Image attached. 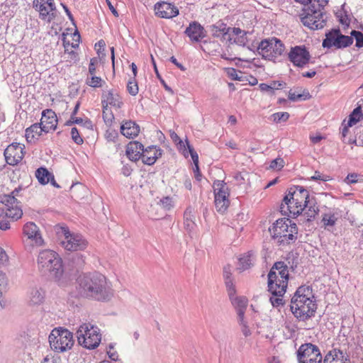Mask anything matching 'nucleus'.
I'll use <instances>...</instances> for the list:
<instances>
[{
  "label": "nucleus",
  "instance_id": "obj_28",
  "mask_svg": "<svg viewBox=\"0 0 363 363\" xmlns=\"http://www.w3.org/2000/svg\"><path fill=\"white\" fill-rule=\"evenodd\" d=\"M340 217L338 209L329 210L323 215L322 223L325 228L333 227Z\"/></svg>",
  "mask_w": 363,
  "mask_h": 363
},
{
  "label": "nucleus",
  "instance_id": "obj_48",
  "mask_svg": "<svg viewBox=\"0 0 363 363\" xmlns=\"http://www.w3.org/2000/svg\"><path fill=\"white\" fill-rule=\"evenodd\" d=\"M187 142L189 143V141L187 140H186V142L184 143L182 141V140H181V143H178L177 144V148L178 150L182 152V155L185 157H189V155H190V152H189V149L188 147V145H187Z\"/></svg>",
  "mask_w": 363,
  "mask_h": 363
},
{
  "label": "nucleus",
  "instance_id": "obj_8",
  "mask_svg": "<svg viewBox=\"0 0 363 363\" xmlns=\"http://www.w3.org/2000/svg\"><path fill=\"white\" fill-rule=\"evenodd\" d=\"M284 44L275 37L262 40L257 47V52L263 59L274 62L284 55Z\"/></svg>",
  "mask_w": 363,
  "mask_h": 363
},
{
  "label": "nucleus",
  "instance_id": "obj_20",
  "mask_svg": "<svg viewBox=\"0 0 363 363\" xmlns=\"http://www.w3.org/2000/svg\"><path fill=\"white\" fill-rule=\"evenodd\" d=\"M40 125L45 129V133L55 130L57 128V118L55 113L52 109H45L42 112Z\"/></svg>",
  "mask_w": 363,
  "mask_h": 363
},
{
  "label": "nucleus",
  "instance_id": "obj_60",
  "mask_svg": "<svg viewBox=\"0 0 363 363\" xmlns=\"http://www.w3.org/2000/svg\"><path fill=\"white\" fill-rule=\"evenodd\" d=\"M259 87L262 91H266V92H269L270 94H273L272 88L270 86V84L262 83L259 85Z\"/></svg>",
  "mask_w": 363,
  "mask_h": 363
},
{
  "label": "nucleus",
  "instance_id": "obj_4",
  "mask_svg": "<svg viewBox=\"0 0 363 363\" xmlns=\"http://www.w3.org/2000/svg\"><path fill=\"white\" fill-rule=\"evenodd\" d=\"M329 0H308L300 13L301 23L311 30L323 28L326 23L324 8Z\"/></svg>",
  "mask_w": 363,
  "mask_h": 363
},
{
  "label": "nucleus",
  "instance_id": "obj_63",
  "mask_svg": "<svg viewBox=\"0 0 363 363\" xmlns=\"http://www.w3.org/2000/svg\"><path fill=\"white\" fill-rule=\"evenodd\" d=\"M170 138L172 141L177 145L178 143H181V138L174 131H170Z\"/></svg>",
  "mask_w": 363,
  "mask_h": 363
},
{
  "label": "nucleus",
  "instance_id": "obj_13",
  "mask_svg": "<svg viewBox=\"0 0 363 363\" xmlns=\"http://www.w3.org/2000/svg\"><path fill=\"white\" fill-rule=\"evenodd\" d=\"M298 363H321L323 360L319 347L311 342L302 344L297 350Z\"/></svg>",
  "mask_w": 363,
  "mask_h": 363
},
{
  "label": "nucleus",
  "instance_id": "obj_59",
  "mask_svg": "<svg viewBox=\"0 0 363 363\" xmlns=\"http://www.w3.org/2000/svg\"><path fill=\"white\" fill-rule=\"evenodd\" d=\"M42 363H60V359L58 357L47 355L43 359Z\"/></svg>",
  "mask_w": 363,
  "mask_h": 363
},
{
  "label": "nucleus",
  "instance_id": "obj_32",
  "mask_svg": "<svg viewBox=\"0 0 363 363\" xmlns=\"http://www.w3.org/2000/svg\"><path fill=\"white\" fill-rule=\"evenodd\" d=\"M45 133V129L40 123H34L26 130L27 140H33L35 136H40L42 133Z\"/></svg>",
  "mask_w": 363,
  "mask_h": 363
},
{
  "label": "nucleus",
  "instance_id": "obj_25",
  "mask_svg": "<svg viewBox=\"0 0 363 363\" xmlns=\"http://www.w3.org/2000/svg\"><path fill=\"white\" fill-rule=\"evenodd\" d=\"M144 151L143 145L138 142H130L126 147V155L132 161H138L142 157Z\"/></svg>",
  "mask_w": 363,
  "mask_h": 363
},
{
  "label": "nucleus",
  "instance_id": "obj_11",
  "mask_svg": "<svg viewBox=\"0 0 363 363\" xmlns=\"http://www.w3.org/2000/svg\"><path fill=\"white\" fill-rule=\"evenodd\" d=\"M57 233L60 236L61 245L67 251L84 250L88 245L87 241L82 235L71 233L67 227H61Z\"/></svg>",
  "mask_w": 363,
  "mask_h": 363
},
{
  "label": "nucleus",
  "instance_id": "obj_42",
  "mask_svg": "<svg viewBox=\"0 0 363 363\" xmlns=\"http://www.w3.org/2000/svg\"><path fill=\"white\" fill-rule=\"evenodd\" d=\"M310 96H311L308 92H306V94H296L295 92H292L291 91L289 92V99L292 101L306 100L309 99Z\"/></svg>",
  "mask_w": 363,
  "mask_h": 363
},
{
  "label": "nucleus",
  "instance_id": "obj_14",
  "mask_svg": "<svg viewBox=\"0 0 363 363\" xmlns=\"http://www.w3.org/2000/svg\"><path fill=\"white\" fill-rule=\"evenodd\" d=\"M33 7L39 13L41 20L48 23L56 17V6L54 0H33Z\"/></svg>",
  "mask_w": 363,
  "mask_h": 363
},
{
  "label": "nucleus",
  "instance_id": "obj_16",
  "mask_svg": "<svg viewBox=\"0 0 363 363\" xmlns=\"http://www.w3.org/2000/svg\"><path fill=\"white\" fill-rule=\"evenodd\" d=\"M4 155L6 163L14 166L22 160L24 156L23 147L20 143H12L5 149Z\"/></svg>",
  "mask_w": 363,
  "mask_h": 363
},
{
  "label": "nucleus",
  "instance_id": "obj_47",
  "mask_svg": "<svg viewBox=\"0 0 363 363\" xmlns=\"http://www.w3.org/2000/svg\"><path fill=\"white\" fill-rule=\"evenodd\" d=\"M227 74L233 80L242 81V77L240 75L242 74V72L235 68H228Z\"/></svg>",
  "mask_w": 363,
  "mask_h": 363
},
{
  "label": "nucleus",
  "instance_id": "obj_21",
  "mask_svg": "<svg viewBox=\"0 0 363 363\" xmlns=\"http://www.w3.org/2000/svg\"><path fill=\"white\" fill-rule=\"evenodd\" d=\"M103 113L105 114L108 110V106H111L120 108L123 105L121 96L113 91H108L102 96Z\"/></svg>",
  "mask_w": 363,
  "mask_h": 363
},
{
  "label": "nucleus",
  "instance_id": "obj_31",
  "mask_svg": "<svg viewBox=\"0 0 363 363\" xmlns=\"http://www.w3.org/2000/svg\"><path fill=\"white\" fill-rule=\"evenodd\" d=\"M45 299V291L42 289H32L28 295L30 305L35 306L41 304Z\"/></svg>",
  "mask_w": 363,
  "mask_h": 363
},
{
  "label": "nucleus",
  "instance_id": "obj_29",
  "mask_svg": "<svg viewBox=\"0 0 363 363\" xmlns=\"http://www.w3.org/2000/svg\"><path fill=\"white\" fill-rule=\"evenodd\" d=\"M212 34L216 38H223L228 41L229 27L222 21H218L212 26Z\"/></svg>",
  "mask_w": 363,
  "mask_h": 363
},
{
  "label": "nucleus",
  "instance_id": "obj_37",
  "mask_svg": "<svg viewBox=\"0 0 363 363\" xmlns=\"http://www.w3.org/2000/svg\"><path fill=\"white\" fill-rule=\"evenodd\" d=\"M363 118V114L362 113L361 107H357L353 110L351 114L349 116V119L347 121V125L352 126L355 125L357 122L360 121L361 119Z\"/></svg>",
  "mask_w": 363,
  "mask_h": 363
},
{
  "label": "nucleus",
  "instance_id": "obj_23",
  "mask_svg": "<svg viewBox=\"0 0 363 363\" xmlns=\"http://www.w3.org/2000/svg\"><path fill=\"white\" fill-rule=\"evenodd\" d=\"M162 150L160 148L152 145L144 149L141 159L144 164L152 165L155 164L157 158L162 156Z\"/></svg>",
  "mask_w": 363,
  "mask_h": 363
},
{
  "label": "nucleus",
  "instance_id": "obj_15",
  "mask_svg": "<svg viewBox=\"0 0 363 363\" xmlns=\"http://www.w3.org/2000/svg\"><path fill=\"white\" fill-rule=\"evenodd\" d=\"M288 57L294 66L303 68L309 62L311 55L305 46L297 45L291 48Z\"/></svg>",
  "mask_w": 363,
  "mask_h": 363
},
{
  "label": "nucleus",
  "instance_id": "obj_61",
  "mask_svg": "<svg viewBox=\"0 0 363 363\" xmlns=\"http://www.w3.org/2000/svg\"><path fill=\"white\" fill-rule=\"evenodd\" d=\"M10 228V223L7 220H0V229L6 230Z\"/></svg>",
  "mask_w": 363,
  "mask_h": 363
},
{
  "label": "nucleus",
  "instance_id": "obj_1",
  "mask_svg": "<svg viewBox=\"0 0 363 363\" xmlns=\"http://www.w3.org/2000/svg\"><path fill=\"white\" fill-rule=\"evenodd\" d=\"M305 208H308L306 215L308 220L315 218L319 211L318 207L312 204L309 199V192L301 186H294L288 189L280 206L282 214L289 216H298Z\"/></svg>",
  "mask_w": 363,
  "mask_h": 363
},
{
  "label": "nucleus",
  "instance_id": "obj_24",
  "mask_svg": "<svg viewBox=\"0 0 363 363\" xmlns=\"http://www.w3.org/2000/svg\"><path fill=\"white\" fill-rule=\"evenodd\" d=\"M232 304L235 308L238 318L242 320L245 317V313L247 306V299L244 296H236L235 293L228 294Z\"/></svg>",
  "mask_w": 363,
  "mask_h": 363
},
{
  "label": "nucleus",
  "instance_id": "obj_57",
  "mask_svg": "<svg viewBox=\"0 0 363 363\" xmlns=\"http://www.w3.org/2000/svg\"><path fill=\"white\" fill-rule=\"evenodd\" d=\"M71 119L73 120L74 123L82 124L84 127H86L88 128L91 127V122L90 121L87 120L85 122H84L82 118L76 117V116H71Z\"/></svg>",
  "mask_w": 363,
  "mask_h": 363
},
{
  "label": "nucleus",
  "instance_id": "obj_53",
  "mask_svg": "<svg viewBox=\"0 0 363 363\" xmlns=\"http://www.w3.org/2000/svg\"><path fill=\"white\" fill-rule=\"evenodd\" d=\"M247 32L244 33V34L240 35L239 36L235 37L233 38L232 43H235L239 45H245L247 43Z\"/></svg>",
  "mask_w": 363,
  "mask_h": 363
},
{
  "label": "nucleus",
  "instance_id": "obj_56",
  "mask_svg": "<svg viewBox=\"0 0 363 363\" xmlns=\"http://www.w3.org/2000/svg\"><path fill=\"white\" fill-rule=\"evenodd\" d=\"M238 322L242 327L241 330H242L243 335L245 337L250 335L251 332H250L249 327L247 325V322L245 320V317L242 318V320H241L240 319L238 318Z\"/></svg>",
  "mask_w": 363,
  "mask_h": 363
},
{
  "label": "nucleus",
  "instance_id": "obj_27",
  "mask_svg": "<svg viewBox=\"0 0 363 363\" xmlns=\"http://www.w3.org/2000/svg\"><path fill=\"white\" fill-rule=\"evenodd\" d=\"M121 133L126 138H133L138 135L140 127L135 121H125L121 126Z\"/></svg>",
  "mask_w": 363,
  "mask_h": 363
},
{
  "label": "nucleus",
  "instance_id": "obj_49",
  "mask_svg": "<svg viewBox=\"0 0 363 363\" xmlns=\"http://www.w3.org/2000/svg\"><path fill=\"white\" fill-rule=\"evenodd\" d=\"M284 166V161L282 158L278 157L271 161L269 168L279 170Z\"/></svg>",
  "mask_w": 363,
  "mask_h": 363
},
{
  "label": "nucleus",
  "instance_id": "obj_26",
  "mask_svg": "<svg viewBox=\"0 0 363 363\" xmlns=\"http://www.w3.org/2000/svg\"><path fill=\"white\" fill-rule=\"evenodd\" d=\"M255 261V255L253 251L244 253L238 259L237 269L240 272L247 270L254 265Z\"/></svg>",
  "mask_w": 363,
  "mask_h": 363
},
{
  "label": "nucleus",
  "instance_id": "obj_39",
  "mask_svg": "<svg viewBox=\"0 0 363 363\" xmlns=\"http://www.w3.org/2000/svg\"><path fill=\"white\" fill-rule=\"evenodd\" d=\"M0 202L6 207L10 208L18 204V201L15 196L11 194H4L0 196Z\"/></svg>",
  "mask_w": 363,
  "mask_h": 363
},
{
  "label": "nucleus",
  "instance_id": "obj_58",
  "mask_svg": "<svg viewBox=\"0 0 363 363\" xmlns=\"http://www.w3.org/2000/svg\"><path fill=\"white\" fill-rule=\"evenodd\" d=\"M98 59L96 57L91 58L89 65V74L93 75L96 73V66L98 64Z\"/></svg>",
  "mask_w": 363,
  "mask_h": 363
},
{
  "label": "nucleus",
  "instance_id": "obj_6",
  "mask_svg": "<svg viewBox=\"0 0 363 363\" xmlns=\"http://www.w3.org/2000/svg\"><path fill=\"white\" fill-rule=\"evenodd\" d=\"M269 231L273 239L280 245L293 243L297 239V225L289 218L278 219Z\"/></svg>",
  "mask_w": 363,
  "mask_h": 363
},
{
  "label": "nucleus",
  "instance_id": "obj_10",
  "mask_svg": "<svg viewBox=\"0 0 363 363\" xmlns=\"http://www.w3.org/2000/svg\"><path fill=\"white\" fill-rule=\"evenodd\" d=\"M48 340L51 349L56 352H65L74 345L72 333L62 328L53 329Z\"/></svg>",
  "mask_w": 363,
  "mask_h": 363
},
{
  "label": "nucleus",
  "instance_id": "obj_45",
  "mask_svg": "<svg viewBox=\"0 0 363 363\" xmlns=\"http://www.w3.org/2000/svg\"><path fill=\"white\" fill-rule=\"evenodd\" d=\"M246 31L241 30L240 28H230L229 27V35L228 38V41L232 43V40L233 37H237L240 35H243Z\"/></svg>",
  "mask_w": 363,
  "mask_h": 363
},
{
  "label": "nucleus",
  "instance_id": "obj_41",
  "mask_svg": "<svg viewBox=\"0 0 363 363\" xmlns=\"http://www.w3.org/2000/svg\"><path fill=\"white\" fill-rule=\"evenodd\" d=\"M101 78L96 77L95 74L90 75V77H88L86 80V84L91 87L101 86Z\"/></svg>",
  "mask_w": 363,
  "mask_h": 363
},
{
  "label": "nucleus",
  "instance_id": "obj_44",
  "mask_svg": "<svg viewBox=\"0 0 363 363\" xmlns=\"http://www.w3.org/2000/svg\"><path fill=\"white\" fill-rule=\"evenodd\" d=\"M160 204L166 211H169L174 207V201L169 196H166L160 199Z\"/></svg>",
  "mask_w": 363,
  "mask_h": 363
},
{
  "label": "nucleus",
  "instance_id": "obj_5",
  "mask_svg": "<svg viewBox=\"0 0 363 363\" xmlns=\"http://www.w3.org/2000/svg\"><path fill=\"white\" fill-rule=\"evenodd\" d=\"M38 267L43 273H49L56 281H60L64 274L62 260L58 254L50 250H42L38 257Z\"/></svg>",
  "mask_w": 363,
  "mask_h": 363
},
{
  "label": "nucleus",
  "instance_id": "obj_64",
  "mask_svg": "<svg viewBox=\"0 0 363 363\" xmlns=\"http://www.w3.org/2000/svg\"><path fill=\"white\" fill-rule=\"evenodd\" d=\"M170 61L181 70L184 71L186 69L185 67L181 63L178 62V61L174 56L170 57Z\"/></svg>",
  "mask_w": 363,
  "mask_h": 363
},
{
  "label": "nucleus",
  "instance_id": "obj_2",
  "mask_svg": "<svg viewBox=\"0 0 363 363\" xmlns=\"http://www.w3.org/2000/svg\"><path fill=\"white\" fill-rule=\"evenodd\" d=\"M79 294L86 298L106 301L113 296V290L105 276L94 272L80 276L77 279Z\"/></svg>",
  "mask_w": 363,
  "mask_h": 363
},
{
  "label": "nucleus",
  "instance_id": "obj_36",
  "mask_svg": "<svg viewBox=\"0 0 363 363\" xmlns=\"http://www.w3.org/2000/svg\"><path fill=\"white\" fill-rule=\"evenodd\" d=\"M4 211L6 216L13 220H18L21 218L23 215V211L18 206V204L13 207L7 208Z\"/></svg>",
  "mask_w": 363,
  "mask_h": 363
},
{
  "label": "nucleus",
  "instance_id": "obj_43",
  "mask_svg": "<svg viewBox=\"0 0 363 363\" xmlns=\"http://www.w3.org/2000/svg\"><path fill=\"white\" fill-rule=\"evenodd\" d=\"M127 90L132 96H136L138 93V86L135 79H130L127 84Z\"/></svg>",
  "mask_w": 363,
  "mask_h": 363
},
{
  "label": "nucleus",
  "instance_id": "obj_52",
  "mask_svg": "<svg viewBox=\"0 0 363 363\" xmlns=\"http://www.w3.org/2000/svg\"><path fill=\"white\" fill-rule=\"evenodd\" d=\"M283 295L284 294H281L280 296L279 295H274V294H272V296L270 297L269 300H270V302H271L272 305L274 307H278L280 305H283L284 304L283 298H282Z\"/></svg>",
  "mask_w": 363,
  "mask_h": 363
},
{
  "label": "nucleus",
  "instance_id": "obj_22",
  "mask_svg": "<svg viewBox=\"0 0 363 363\" xmlns=\"http://www.w3.org/2000/svg\"><path fill=\"white\" fill-rule=\"evenodd\" d=\"M350 359L346 352L339 348H333L325 355L323 363H349Z\"/></svg>",
  "mask_w": 363,
  "mask_h": 363
},
{
  "label": "nucleus",
  "instance_id": "obj_46",
  "mask_svg": "<svg viewBox=\"0 0 363 363\" xmlns=\"http://www.w3.org/2000/svg\"><path fill=\"white\" fill-rule=\"evenodd\" d=\"M354 37L356 40V47L360 48L363 47V33L360 31L352 30L351 32V37Z\"/></svg>",
  "mask_w": 363,
  "mask_h": 363
},
{
  "label": "nucleus",
  "instance_id": "obj_50",
  "mask_svg": "<svg viewBox=\"0 0 363 363\" xmlns=\"http://www.w3.org/2000/svg\"><path fill=\"white\" fill-rule=\"evenodd\" d=\"M361 176L357 173L348 174L345 179V182L347 184H355L359 182Z\"/></svg>",
  "mask_w": 363,
  "mask_h": 363
},
{
  "label": "nucleus",
  "instance_id": "obj_40",
  "mask_svg": "<svg viewBox=\"0 0 363 363\" xmlns=\"http://www.w3.org/2000/svg\"><path fill=\"white\" fill-rule=\"evenodd\" d=\"M289 118L288 112H277L271 115L270 119L275 123L286 121Z\"/></svg>",
  "mask_w": 363,
  "mask_h": 363
},
{
  "label": "nucleus",
  "instance_id": "obj_55",
  "mask_svg": "<svg viewBox=\"0 0 363 363\" xmlns=\"http://www.w3.org/2000/svg\"><path fill=\"white\" fill-rule=\"evenodd\" d=\"M9 263V256L6 251L0 247V267H5Z\"/></svg>",
  "mask_w": 363,
  "mask_h": 363
},
{
  "label": "nucleus",
  "instance_id": "obj_51",
  "mask_svg": "<svg viewBox=\"0 0 363 363\" xmlns=\"http://www.w3.org/2000/svg\"><path fill=\"white\" fill-rule=\"evenodd\" d=\"M71 135H72V139L76 144L81 145L83 143V139L80 136L79 130H77V128H72Z\"/></svg>",
  "mask_w": 363,
  "mask_h": 363
},
{
  "label": "nucleus",
  "instance_id": "obj_19",
  "mask_svg": "<svg viewBox=\"0 0 363 363\" xmlns=\"http://www.w3.org/2000/svg\"><path fill=\"white\" fill-rule=\"evenodd\" d=\"M23 234L31 240L36 246H42L44 240L41 236L39 228L33 222L27 223L23 226Z\"/></svg>",
  "mask_w": 363,
  "mask_h": 363
},
{
  "label": "nucleus",
  "instance_id": "obj_34",
  "mask_svg": "<svg viewBox=\"0 0 363 363\" xmlns=\"http://www.w3.org/2000/svg\"><path fill=\"white\" fill-rule=\"evenodd\" d=\"M35 177L40 184L45 185L49 183L52 174L45 167H40L35 171Z\"/></svg>",
  "mask_w": 363,
  "mask_h": 363
},
{
  "label": "nucleus",
  "instance_id": "obj_33",
  "mask_svg": "<svg viewBox=\"0 0 363 363\" xmlns=\"http://www.w3.org/2000/svg\"><path fill=\"white\" fill-rule=\"evenodd\" d=\"M340 32L339 29H335L327 33L326 38L323 42V46L328 48L335 47Z\"/></svg>",
  "mask_w": 363,
  "mask_h": 363
},
{
  "label": "nucleus",
  "instance_id": "obj_7",
  "mask_svg": "<svg viewBox=\"0 0 363 363\" xmlns=\"http://www.w3.org/2000/svg\"><path fill=\"white\" fill-rule=\"evenodd\" d=\"M288 264L284 262H277L268 274L269 291L274 295L284 294L288 285Z\"/></svg>",
  "mask_w": 363,
  "mask_h": 363
},
{
  "label": "nucleus",
  "instance_id": "obj_30",
  "mask_svg": "<svg viewBox=\"0 0 363 363\" xmlns=\"http://www.w3.org/2000/svg\"><path fill=\"white\" fill-rule=\"evenodd\" d=\"M223 277L228 294L231 295L236 293L235 287L233 284V279L232 277V267L230 265H226L224 267Z\"/></svg>",
  "mask_w": 363,
  "mask_h": 363
},
{
  "label": "nucleus",
  "instance_id": "obj_12",
  "mask_svg": "<svg viewBox=\"0 0 363 363\" xmlns=\"http://www.w3.org/2000/svg\"><path fill=\"white\" fill-rule=\"evenodd\" d=\"M214 203L218 212L223 213L230 205V190L227 184L221 180H216L213 184Z\"/></svg>",
  "mask_w": 363,
  "mask_h": 363
},
{
  "label": "nucleus",
  "instance_id": "obj_38",
  "mask_svg": "<svg viewBox=\"0 0 363 363\" xmlns=\"http://www.w3.org/2000/svg\"><path fill=\"white\" fill-rule=\"evenodd\" d=\"M353 43V38L351 36L344 35L340 32L337 37V41L335 45L336 48H345Z\"/></svg>",
  "mask_w": 363,
  "mask_h": 363
},
{
  "label": "nucleus",
  "instance_id": "obj_9",
  "mask_svg": "<svg viewBox=\"0 0 363 363\" xmlns=\"http://www.w3.org/2000/svg\"><path fill=\"white\" fill-rule=\"evenodd\" d=\"M78 342L86 349H94L99 345L101 335L99 329L90 323H83L76 333Z\"/></svg>",
  "mask_w": 363,
  "mask_h": 363
},
{
  "label": "nucleus",
  "instance_id": "obj_18",
  "mask_svg": "<svg viewBox=\"0 0 363 363\" xmlns=\"http://www.w3.org/2000/svg\"><path fill=\"white\" fill-rule=\"evenodd\" d=\"M184 33L194 43L200 42L206 37L204 28L197 21H192L185 29Z\"/></svg>",
  "mask_w": 363,
  "mask_h": 363
},
{
  "label": "nucleus",
  "instance_id": "obj_62",
  "mask_svg": "<svg viewBox=\"0 0 363 363\" xmlns=\"http://www.w3.org/2000/svg\"><path fill=\"white\" fill-rule=\"evenodd\" d=\"M270 86L272 88V93L274 94L275 89H279L283 86V82L279 81H272L270 84Z\"/></svg>",
  "mask_w": 363,
  "mask_h": 363
},
{
  "label": "nucleus",
  "instance_id": "obj_35",
  "mask_svg": "<svg viewBox=\"0 0 363 363\" xmlns=\"http://www.w3.org/2000/svg\"><path fill=\"white\" fill-rule=\"evenodd\" d=\"M187 145L189 149L190 155L191 157V159L193 160L194 168V172L195 174V177L198 181L201 180V175L199 172V155L196 153V152L194 150V149L190 145L189 143L187 142Z\"/></svg>",
  "mask_w": 363,
  "mask_h": 363
},
{
  "label": "nucleus",
  "instance_id": "obj_17",
  "mask_svg": "<svg viewBox=\"0 0 363 363\" xmlns=\"http://www.w3.org/2000/svg\"><path fill=\"white\" fill-rule=\"evenodd\" d=\"M157 16L162 18H172L179 14V9L174 4L165 1L157 2L155 5Z\"/></svg>",
  "mask_w": 363,
  "mask_h": 363
},
{
  "label": "nucleus",
  "instance_id": "obj_3",
  "mask_svg": "<svg viewBox=\"0 0 363 363\" xmlns=\"http://www.w3.org/2000/svg\"><path fill=\"white\" fill-rule=\"evenodd\" d=\"M291 311L299 320H306L312 317L316 310V303L309 286H300L292 297Z\"/></svg>",
  "mask_w": 363,
  "mask_h": 363
},
{
  "label": "nucleus",
  "instance_id": "obj_54",
  "mask_svg": "<svg viewBox=\"0 0 363 363\" xmlns=\"http://www.w3.org/2000/svg\"><path fill=\"white\" fill-rule=\"evenodd\" d=\"M7 285L8 279L6 274L0 271V295H1L2 291L6 289Z\"/></svg>",
  "mask_w": 363,
  "mask_h": 363
}]
</instances>
